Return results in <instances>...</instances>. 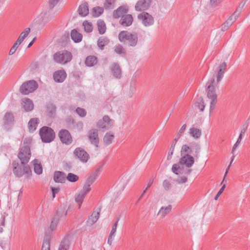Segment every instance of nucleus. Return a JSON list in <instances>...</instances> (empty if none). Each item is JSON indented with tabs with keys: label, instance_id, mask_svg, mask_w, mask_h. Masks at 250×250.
Returning <instances> with one entry per match:
<instances>
[{
	"label": "nucleus",
	"instance_id": "54",
	"mask_svg": "<svg viewBox=\"0 0 250 250\" xmlns=\"http://www.w3.org/2000/svg\"><path fill=\"white\" fill-rule=\"evenodd\" d=\"M90 186L85 182L83 188L80 191L86 195L91 190Z\"/></svg>",
	"mask_w": 250,
	"mask_h": 250
},
{
	"label": "nucleus",
	"instance_id": "20",
	"mask_svg": "<svg viewBox=\"0 0 250 250\" xmlns=\"http://www.w3.org/2000/svg\"><path fill=\"white\" fill-rule=\"evenodd\" d=\"M22 106L26 112L32 111L34 108V104L31 100L24 98L21 100Z\"/></svg>",
	"mask_w": 250,
	"mask_h": 250
},
{
	"label": "nucleus",
	"instance_id": "25",
	"mask_svg": "<svg viewBox=\"0 0 250 250\" xmlns=\"http://www.w3.org/2000/svg\"><path fill=\"white\" fill-rule=\"evenodd\" d=\"M40 123V120L37 118L31 119L28 123V127L30 132H33L37 128L38 125Z\"/></svg>",
	"mask_w": 250,
	"mask_h": 250
},
{
	"label": "nucleus",
	"instance_id": "48",
	"mask_svg": "<svg viewBox=\"0 0 250 250\" xmlns=\"http://www.w3.org/2000/svg\"><path fill=\"white\" fill-rule=\"evenodd\" d=\"M83 26L84 27V31H92L93 30L92 23L87 21H84L83 22Z\"/></svg>",
	"mask_w": 250,
	"mask_h": 250
},
{
	"label": "nucleus",
	"instance_id": "55",
	"mask_svg": "<svg viewBox=\"0 0 250 250\" xmlns=\"http://www.w3.org/2000/svg\"><path fill=\"white\" fill-rule=\"evenodd\" d=\"M119 219H120V217H119L117 218V220L116 221V222L114 223V225H113V226L112 227V229L110 233V234H111V235H115V233L116 231L118 223V221H119Z\"/></svg>",
	"mask_w": 250,
	"mask_h": 250
},
{
	"label": "nucleus",
	"instance_id": "63",
	"mask_svg": "<svg viewBox=\"0 0 250 250\" xmlns=\"http://www.w3.org/2000/svg\"><path fill=\"white\" fill-rule=\"evenodd\" d=\"M102 121H103L105 124H106V125H111L110 123V122L111 121V120L110 119L108 115H105L103 117V120Z\"/></svg>",
	"mask_w": 250,
	"mask_h": 250
},
{
	"label": "nucleus",
	"instance_id": "36",
	"mask_svg": "<svg viewBox=\"0 0 250 250\" xmlns=\"http://www.w3.org/2000/svg\"><path fill=\"white\" fill-rule=\"evenodd\" d=\"M189 133L193 138L198 139L201 136L202 132L201 130L198 128L191 127L189 130Z\"/></svg>",
	"mask_w": 250,
	"mask_h": 250
},
{
	"label": "nucleus",
	"instance_id": "50",
	"mask_svg": "<svg viewBox=\"0 0 250 250\" xmlns=\"http://www.w3.org/2000/svg\"><path fill=\"white\" fill-rule=\"evenodd\" d=\"M30 32H21L15 43L20 45L24 39L28 35Z\"/></svg>",
	"mask_w": 250,
	"mask_h": 250
},
{
	"label": "nucleus",
	"instance_id": "45",
	"mask_svg": "<svg viewBox=\"0 0 250 250\" xmlns=\"http://www.w3.org/2000/svg\"><path fill=\"white\" fill-rule=\"evenodd\" d=\"M85 194L81 192H79V194L75 197V201L78 204L79 208H81V205L83 203V199L85 196Z\"/></svg>",
	"mask_w": 250,
	"mask_h": 250
},
{
	"label": "nucleus",
	"instance_id": "23",
	"mask_svg": "<svg viewBox=\"0 0 250 250\" xmlns=\"http://www.w3.org/2000/svg\"><path fill=\"white\" fill-rule=\"evenodd\" d=\"M227 67V63L224 62L221 63L217 69V83H219L223 78Z\"/></svg>",
	"mask_w": 250,
	"mask_h": 250
},
{
	"label": "nucleus",
	"instance_id": "41",
	"mask_svg": "<svg viewBox=\"0 0 250 250\" xmlns=\"http://www.w3.org/2000/svg\"><path fill=\"white\" fill-rule=\"evenodd\" d=\"M114 137L113 134H111L110 132H107L103 138V141L105 145H109L112 143V140Z\"/></svg>",
	"mask_w": 250,
	"mask_h": 250
},
{
	"label": "nucleus",
	"instance_id": "49",
	"mask_svg": "<svg viewBox=\"0 0 250 250\" xmlns=\"http://www.w3.org/2000/svg\"><path fill=\"white\" fill-rule=\"evenodd\" d=\"M97 126L98 128H101L104 130H105L108 129L111 126V125H106V124H104L103 121L100 120L98 122Z\"/></svg>",
	"mask_w": 250,
	"mask_h": 250
},
{
	"label": "nucleus",
	"instance_id": "2",
	"mask_svg": "<svg viewBox=\"0 0 250 250\" xmlns=\"http://www.w3.org/2000/svg\"><path fill=\"white\" fill-rule=\"evenodd\" d=\"M215 79L212 78L206 83V90L207 91V97L211 100L209 107V112L213 111L215 108V105L217 102V96L215 92Z\"/></svg>",
	"mask_w": 250,
	"mask_h": 250
},
{
	"label": "nucleus",
	"instance_id": "3",
	"mask_svg": "<svg viewBox=\"0 0 250 250\" xmlns=\"http://www.w3.org/2000/svg\"><path fill=\"white\" fill-rule=\"evenodd\" d=\"M39 135L42 143H49L55 138L56 134L50 127L43 126L39 130Z\"/></svg>",
	"mask_w": 250,
	"mask_h": 250
},
{
	"label": "nucleus",
	"instance_id": "24",
	"mask_svg": "<svg viewBox=\"0 0 250 250\" xmlns=\"http://www.w3.org/2000/svg\"><path fill=\"white\" fill-rule=\"evenodd\" d=\"M79 14L82 17L86 16L89 13L88 4L87 2L81 4L78 10Z\"/></svg>",
	"mask_w": 250,
	"mask_h": 250
},
{
	"label": "nucleus",
	"instance_id": "33",
	"mask_svg": "<svg viewBox=\"0 0 250 250\" xmlns=\"http://www.w3.org/2000/svg\"><path fill=\"white\" fill-rule=\"evenodd\" d=\"M97 62V58L94 56H89L86 58L85 64L86 66L91 67Z\"/></svg>",
	"mask_w": 250,
	"mask_h": 250
},
{
	"label": "nucleus",
	"instance_id": "21",
	"mask_svg": "<svg viewBox=\"0 0 250 250\" xmlns=\"http://www.w3.org/2000/svg\"><path fill=\"white\" fill-rule=\"evenodd\" d=\"M133 18L131 14L125 15L122 16L119 23L123 26H129L132 23Z\"/></svg>",
	"mask_w": 250,
	"mask_h": 250
},
{
	"label": "nucleus",
	"instance_id": "62",
	"mask_svg": "<svg viewBox=\"0 0 250 250\" xmlns=\"http://www.w3.org/2000/svg\"><path fill=\"white\" fill-rule=\"evenodd\" d=\"M225 188H226V184H225L222 186V188L220 189V190H219V191L218 192V193L215 196V197H214L215 200H217L218 199L219 197L220 196V195L222 194V193L224 190Z\"/></svg>",
	"mask_w": 250,
	"mask_h": 250
},
{
	"label": "nucleus",
	"instance_id": "37",
	"mask_svg": "<svg viewBox=\"0 0 250 250\" xmlns=\"http://www.w3.org/2000/svg\"><path fill=\"white\" fill-rule=\"evenodd\" d=\"M114 52L123 57H125L126 56L125 49L121 44H118L115 47Z\"/></svg>",
	"mask_w": 250,
	"mask_h": 250
},
{
	"label": "nucleus",
	"instance_id": "4",
	"mask_svg": "<svg viewBox=\"0 0 250 250\" xmlns=\"http://www.w3.org/2000/svg\"><path fill=\"white\" fill-rule=\"evenodd\" d=\"M201 147L200 145L196 142H193L190 144L189 146L187 145H183L181 150V155L188 154L193 156L196 158H198Z\"/></svg>",
	"mask_w": 250,
	"mask_h": 250
},
{
	"label": "nucleus",
	"instance_id": "14",
	"mask_svg": "<svg viewBox=\"0 0 250 250\" xmlns=\"http://www.w3.org/2000/svg\"><path fill=\"white\" fill-rule=\"evenodd\" d=\"M128 10V7L126 5L121 6L113 11V17L116 19L122 18V16L127 14Z\"/></svg>",
	"mask_w": 250,
	"mask_h": 250
},
{
	"label": "nucleus",
	"instance_id": "27",
	"mask_svg": "<svg viewBox=\"0 0 250 250\" xmlns=\"http://www.w3.org/2000/svg\"><path fill=\"white\" fill-rule=\"evenodd\" d=\"M98 211L97 212H93L92 214L89 217L87 222L90 225H93L97 222L99 218L100 212L101 211V208H98Z\"/></svg>",
	"mask_w": 250,
	"mask_h": 250
},
{
	"label": "nucleus",
	"instance_id": "46",
	"mask_svg": "<svg viewBox=\"0 0 250 250\" xmlns=\"http://www.w3.org/2000/svg\"><path fill=\"white\" fill-rule=\"evenodd\" d=\"M66 179L70 182H76L79 180V176L72 173H69Z\"/></svg>",
	"mask_w": 250,
	"mask_h": 250
},
{
	"label": "nucleus",
	"instance_id": "5",
	"mask_svg": "<svg viewBox=\"0 0 250 250\" xmlns=\"http://www.w3.org/2000/svg\"><path fill=\"white\" fill-rule=\"evenodd\" d=\"M51 19L49 12L44 13L41 17L35 19L31 25L32 30H40Z\"/></svg>",
	"mask_w": 250,
	"mask_h": 250
},
{
	"label": "nucleus",
	"instance_id": "35",
	"mask_svg": "<svg viewBox=\"0 0 250 250\" xmlns=\"http://www.w3.org/2000/svg\"><path fill=\"white\" fill-rule=\"evenodd\" d=\"M70 41L69 32H65L58 41V43L62 46H65Z\"/></svg>",
	"mask_w": 250,
	"mask_h": 250
},
{
	"label": "nucleus",
	"instance_id": "43",
	"mask_svg": "<svg viewBox=\"0 0 250 250\" xmlns=\"http://www.w3.org/2000/svg\"><path fill=\"white\" fill-rule=\"evenodd\" d=\"M69 241L67 238H64L62 241L59 248V250H67L69 247Z\"/></svg>",
	"mask_w": 250,
	"mask_h": 250
},
{
	"label": "nucleus",
	"instance_id": "34",
	"mask_svg": "<svg viewBox=\"0 0 250 250\" xmlns=\"http://www.w3.org/2000/svg\"><path fill=\"white\" fill-rule=\"evenodd\" d=\"M104 11V8L100 6L93 7L91 10V14L94 17H98L100 16Z\"/></svg>",
	"mask_w": 250,
	"mask_h": 250
},
{
	"label": "nucleus",
	"instance_id": "58",
	"mask_svg": "<svg viewBox=\"0 0 250 250\" xmlns=\"http://www.w3.org/2000/svg\"><path fill=\"white\" fill-rule=\"evenodd\" d=\"M60 0H49L48 4L50 9H53Z\"/></svg>",
	"mask_w": 250,
	"mask_h": 250
},
{
	"label": "nucleus",
	"instance_id": "12",
	"mask_svg": "<svg viewBox=\"0 0 250 250\" xmlns=\"http://www.w3.org/2000/svg\"><path fill=\"white\" fill-rule=\"evenodd\" d=\"M181 156L179 164H181V166L185 165L188 168L191 167L194 163V157L188 154L181 155Z\"/></svg>",
	"mask_w": 250,
	"mask_h": 250
},
{
	"label": "nucleus",
	"instance_id": "64",
	"mask_svg": "<svg viewBox=\"0 0 250 250\" xmlns=\"http://www.w3.org/2000/svg\"><path fill=\"white\" fill-rule=\"evenodd\" d=\"M51 190L52 193V197L54 198L56 196V194L59 192L60 188H59L51 187Z\"/></svg>",
	"mask_w": 250,
	"mask_h": 250
},
{
	"label": "nucleus",
	"instance_id": "28",
	"mask_svg": "<svg viewBox=\"0 0 250 250\" xmlns=\"http://www.w3.org/2000/svg\"><path fill=\"white\" fill-rule=\"evenodd\" d=\"M236 20V19L234 16L231 15L228 18V19L222 24V31H225L228 30Z\"/></svg>",
	"mask_w": 250,
	"mask_h": 250
},
{
	"label": "nucleus",
	"instance_id": "59",
	"mask_svg": "<svg viewBox=\"0 0 250 250\" xmlns=\"http://www.w3.org/2000/svg\"><path fill=\"white\" fill-rule=\"evenodd\" d=\"M32 139L30 138H26L24 139L23 142V146H27L30 148V144H31Z\"/></svg>",
	"mask_w": 250,
	"mask_h": 250
},
{
	"label": "nucleus",
	"instance_id": "30",
	"mask_svg": "<svg viewBox=\"0 0 250 250\" xmlns=\"http://www.w3.org/2000/svg\"><path fill=\"white\" fill-rule=\"evenodd\" d=\"M67 215V211L65 210V207L64 206L61 205L58 209L56 214L54 216L59 218V220L60 218H65Z\"/></svg>",
	"mask_w": 250,
	"mask_h": 250
},
{
	"label": "nucleus",
	"instance_id": "18",
	"mask_svg": "<svg viewBox=\"0 0 250 250\" xmlns=\"http://www.w3.org/2000/svg\"><path fill=\"white\" fill-rule=\"evenodd\" d=\"M103 165L100 166L97 168L95 169L94 172H93L86 179L85 182L87 183L88 185H91L97 179V177L102 171L103 169Z\"/></svg>",
	"mask_w": 250,
	"mask_h": 250
},
{
	"label": "nucleus",
	"instance_id": "61",
	"mask_svg": "<svg viewBox=\"0 0 250 250\" xmlns=\"http://www.w3.org/2000/svg\"><path fill=\"white\" fill-rule=\"evenodd\" d=\"M19 45L17 44V43H14V45L12 46V47L11 48L9 54L10 55H13L15 52H16L17 48L18 47Z\"/></svg>",
	"mask_w": 250,
	"mask_h": 250
},
{
	"label": "nucleus",
	"instance_id": "9",
	"mask_svg": "<svg viewBox=\"0 0 250 250\" xmlns=\"http://www.w3.org/2000/svg\"><path fill=\"white\" fill-rule=\"evenodd\" d=\"M31 156L30 148L27 146H22L19 149L18 157L20 160L21 164H26L29 161Z\"/></svg>",
	"mask_w": 250,
	"mask_h": 250
},
{
	"label": "nucleus",
	"instance_id": "1",
	"mask_svg": "<svg viewBox=\"0 0 250 250\" xmlns=\"http://www.w3.org/2000/svg\"><path fill=\"white\" fill-rule=\"evenodd\" d=\"M13 172L16 177L21 178L24 174L27 178H29L32 175V170L30 166L26 164H21L14 160L12 162Z\"/></svg>",
	"mask_w": 250,
	"mask_h": 250
},
{
	"label": "nucleus",
	"instance_id": "11",
	"mask_svg": "<svg viewBox=\"0 0 250 250\" xmlns=\"http://www.w3.org/2000/svg\"><path fill=\"white\" fill-rule=\"evenodd\" d=\"M74 155L81 161L84 163L87 162L89 159L88 153L82 147H77L74 151Z\"/></svg>",
	"mask_w": 250,
	"mask_h": 250
},
{
	"label": "nucleus",
	"instance_id": "53",
	"mask_svg": "<svg viewBox=\"0 0 250 250\" xmlns=\"http://www.w3.org/2000/svg\"><path fill=\"white\" fill-rule=\"evenodd\" d=\"M172 207L171 205H168V206L166 207V208L162 207L159 211L160 213L162 212L163 215H165V214H167L169 213L171 210Z\"/></svg>",
	"mask_w": 250,
	"mask_h": 250
},
{
	"label": "nucleus",
	"instance_id": "26",
	"mask_svg": "<svg viewBox=\"0 0 250 250\" xmlns=\"http://www.w3.org/2000/svg\"><path fill=\"white\" fill-rule=\"evenodd\" d=\"M51 238V234L45 233L41 250H50V242Z\"/></svg>",
	"mask_w": 250,
	"mask_h": 250
},
{
	"label": "nucleus",
	"instance_id": "6",
	"mask_svg": "<svg viewBox=\"0 0 250 250\" xmlns=\"http://www.w3.org/2000/svg\"><path fill=\"white\" fill-rule=\"evenodd\" d=\"M38 86V83L36 81L29 80L22 83L20 87L19 91L22 95H28L34 92Z\"/></svg>",
	"mask_w": 250,
	"mask_h": 250
},
{
	"label": "nucleus",
	"instance_id": "31",
	"mask_svg": "<svg viewBox=\"0 0 250 250\" xmlns=\"http://www.w3.org/2000/svg\"><path fill=\"white\" fill-rule=\"evenodd\" d=\"M109 40L106 37L102 36L100 37L97 41V45L101 50H103L104 46L108 44Z\"/></svg>",
	"mask_w": 250,
	"mask_h": 250
},
{
	"label": "nucleus",
	"instance_id": "7",
	"mask_svg": "<svg viewBox=\"0 0 250 250\" xmlns=\"http://www.w3.org/2000/svg\"><path fill=\"white\" fill-rule=\"evenodd\" d=\"M54 61L59 63L65 64L72 59V54L67 50L59 51L53 55Z\"/></svg>",
	"mask_w": 250,
	"mask_h": 250
},
{
	"label": "nucleus",
	"instance_id": "29",
	"mask_svg": "<svg viewBox=\"0 0 250 250\" xmlns=\"http://www.w3.org/2000/svg\"><path fill=\"white\" fill-rule=\"evenodd\" d=\"M111 71L114 76L116 78H120L122 75V71L120 65L117 63H114L111 68Z\"/></svg>",
	"mask_w": 250,
	"mask_h": 250
},
{
	"label": "nucleus",
	"instance_id": "42",
	"mask_svg": "<svg viewBox=\"0 0 250 250\" xmlns=\"http://www.w3.org/2000/svg\"><path fill=\"white\" fill-rule=\"evenodd\" d=\"M181 164H179V162L177 164L173 165L171 170L176 175H180L183 174V169L180 167Z\"/></svg>",
	"mask_w": 250,
	"mask_h": 250
},
{
	"label": "nucleus",
	"instance_id": "56",
	"mask_svg": "<svg viewBox=\"0 0 250 250\" xmlns=\"http://www.w3.org/2000/svg\"><path fill=\"white\" fill-rule=\"evenodd\" d=\"M65 123L68 125H71L75 124V121L72 116H70L66 118Z\"/></svg>",
	"mask_w": 250,
	"mask_h": 250
},
{
	"label": "nucleus",
	"instance_id": "22",
	"mask_svg": "<svg viewBox=\"0 0 250 250\" xmlns=\"http://www.w3.org/2000/svg\"><path fill=\"white\" fill-rule=\"evenodd\" d=\"M53 179L56 183H63L66 180V175L63 172L56 171L54 173Z\"/></svg>",
	"mask_w": 250,
	"mask_h": 250
},
{
	"label": "nucleus",
	"instance_id": "60",
	"mask_svg": "<svg viewBox=\"0 0 250 250\" xmlns=\"http://www.w3.org/2000/svg\"><path fill=\"white\" fill-rule=\"evenodd\" d=\"M200 103H198V106L201 111H203L204 110L205 105L204 104L203 99L202 97L199 98Z\"/></svg>",
	"mask_w": 250,
	"mask_h": 250
},
{
	"label": "nucleus",
	"instance_id": "16",
	"mask_svg": "<svg viewBox=\"0 0 250 250\" xmlns=\"http://www.w3.org/2000/svg\"><path fill=\"white\" fill-rule=\"evenodd\" d=\"M14 122V117L12 112H6L3 118V126L5 128L11 126Z\"/></svg>",
	"mask_w": 250,
	"mask_h": 250
},
{
	"label": "nucleus",
	"instance_id": "44",
	"mask_svg": "<svg viewBox=\"0 0 250 250\" xmlns=\"http://www.w3.org/2000/svg\"><path fill=\"white\" fill-rule=\"evenodd\" d=\"M115 0H105L104 3V7L106 10L113 9L114 7Z\"/></svg>",
	"mask_w": 250,
	"mask_h": 250
},
{
	"label": "nucleus",
	"instance_id": "52",
	"mask_svg": "<svg viewBox=\"0 0 250 250\" xmlns=\"http://www.w3.org/2000/svg\"><path fill=\"white\" fill-rule=\"evenodd\" d=\"M76 112L81 117H84L86 115V111L85 110L81 107H77L76 109Z\"/></svg>",
	"mask_w": 250,
	"mask_h": 250
},
{
	"label": "nucleus",
	"instance_id": "57",
	"mask_svg": "<svg viewBox=\"0 0 250 250\" xmlns=\"http://www.w3.org/2000/svg\"><path fill=\"white\" fill-rule=\"evenodd\" d=\"M163 186L166 190H168L171 187V184L167 180H165L163 182Z\"/></svg>",
	"mask_w": 250,
	"mask_h": 250
},
{
	"label": "nucleus",
	"instance_id": "38",
	"mask_svg": "<svg viewBox=\"0 0 250 250\" xmlns=\"http://www.w3.org/2000/svg\"><path fill=\"white\" fill-rule=\"evenodd\" d=\"M33 162L34 172L38 175L42 174V167L41 164L38 163V160L37 159H35Z\"/></svg>",
	"mask_w": 250,
	"mask_h": 250
},
{
	"label": "nucleus",
	"instance_id": "19",
	"mask_svg": "<svg viewBox=\"0 0 250 250\" xmlns=\"http://www.w3.org/2000/svg\"><path fill=\"white\" fill-rule=\"evenodd\" d=\"M66 76L64 70H59L53 73V79L56 82L62 83L65 80Z\"/></svg>",
	"mask_w": 250,
	"mask_h": 250
},
{
	"label": "nucleus",
	"instance_id": "13",
	"mask_svg": "<svg viewBox=\"0 0 250 250\" xmlns=\"http://www.w3.org/2000/svg\"><path fill=\"white\" fill-rule=\"evenodd\" d=\"M138 19L142 20L143 23L146 26H150L154 23L153 17L147 12H143L138 15Z\"/></svg>",
	"mask_w": 250,
	"mask_h": 250
},
{
	"label": "nucleus",
	"instance_id": "40",
	"mask_svg": "<svg viewBox=\"0 0 250 250\" xmlns=\"http://www.w3.org/2000/svg\"><path fill=\"white\" fill-rule=\"evenodd\" d=\"M179 139V137H176L172 141V144L171 145V146L170 147L169 152L168 153V155L167 156V160H169L172 158V155H173L175 146L176 144V143Z\"/></svg>",
	"mask_w": 250,
	"mask_h": 250
},
{
	"label": "nucleus",
	"instance_id": "32",
	"mask_svg": "<svg viewBox=\"0 0 250 250\" xmlns=\"http://www.w3.org/2000/svg\"><path fill=\"white\" fill-rule=\"evenodd\" d=\"M46 109L48 112V115L53 118L56 114V107L55 105L51 103H48L46 105Z\"/></svg>",
	"mask_w": 250,
	"mask_h": 250
},
{
	"label": "nucleus",
	"instance_id": "17",
	"mask_svg": "<svg viewBox=\"0 0 250 250\" xmlns=\"http://www.w3.org/2000/svg\"><path fill=\"white\" fill-rule=\"evenodd\" d=\"M150 0H139L136 4L135 8L137 11H144L150 6Z\"/></svg>",
	"mask_w": 250,
	"mask_h": 250
},
{
	"label": "nucleus",
	"instance_id": "10",
	"mask_svg": "<svg viewBox=\"0 0 250 250\" xmlns=\"http://www.w3.org/2000/svg\"><path fill=\"white\" fill-rule=\"evenodd\" d=\"M58 136L61 142L66 145H69L73 142L72 136L69 131L67 129H61L58 133Z\"/></svg>",
	"mask_w": 250,
	"mask_h": 250
},
{
	"label": "nucleus",
	"instance_id": "39",
	"mask_svg": "<svg viewBox=\"0 0 250 250\" xmlns=\"http://www.w3.org/2000/svg\"><path fill=\"white\" fill-rule=\"evenodd\" d=\"M71 39L76 43L80 42L83 38L80 32H70Z\"/></svg>",
	"mask_w": 250,
	"mask_h": 250
},
{
	"label": "nucleus",
	"instance_id": "8",
	"mask_svg": "<svg viewBox=\"0 0 250 250\" xmlns=\"http://www.w3.org/2000/svg\"><path fill=\"white\" fill-rule=\"evenodd\" d=\"M118 38L121 42L125 43L126 42H127L129 45L131 46H135L138 41V37L136 33L132 34L130 32H120Z\"/></svg>",
	"mask_w": 250,
	"mask_h": 250
},
{
	"label": "nucleus",
	"instance_id": "51",
	"mask_svg": "<svg viewBox=\"0 0 250 250\" xmlns=\"http://www.w3.org/2000/svg\"><path fill=\"white\" fill-rule=\"evenodd\" d=\"M58 222L59 218H57L56 216H54L51 222L50 226V229H51V231H53L56 229Z\"/></svg>",
	"mask_w": 250,
	"mask_h": 250
},
{
	"label": "nucleus",
	"instance_id": "15",
	"mask_svg": "<svg viewBox=\"0 0 250 250\" xmlns=\"http://www.w3.org/2000/svg\"><path fill=\"white\" fill-rule=\"evenodd\" d=\"M88 137L91 143L95 145L96 147H98L99 143L98 130L96 129H90L88 131Z\"/></svg>",
	"mask_w": 250,
	"mask_h": 250
},
{
	"label": "nucleus",
	"instance_id": "47",
	"mask_svg": "<svg viewBox=\"0 0 250 250\" xmlns=\"http://www.w3.org/2000/svg\"><path fill=\"white\" fill-rule=\"evenodd\" d=\"M98 31H105L106 25L104 21L102 20H99L97 21Z\"/></svg>",
	"mask_w": 250,
	"mask_h": 250
}]
</instances>
